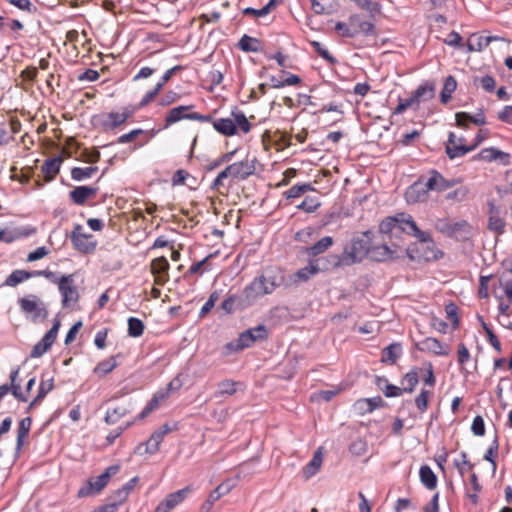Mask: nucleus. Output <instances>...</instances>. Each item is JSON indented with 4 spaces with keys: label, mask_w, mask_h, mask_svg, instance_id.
Returning <instances> with one entry per match:
<instances>
[{
    "label": "nucleus",
    "mask_w": 512,
    "mask_h": 512,
    "mask_svg": "<svg viewBox=\"0 0 512 512\" xmlns=\"http://www.w3.org/2000/svg\"><path fill=\"white\" fill-rule=\"evenodd\" d=\"M236 382L231 380H224L219 383L217 396L232 395L236 392Z\"/></svg>",
    "instance_id": "obj_55"
},
{
    "label": "nucleus",
    "mask_w": 512,
    "mask_h": 512,
    "mask_svg": "<svg viewBox=\"0 0 512 512\" xmlns=\"http://www.w3.org/2000/svg\"><path fill=\"white\" fill-rule=\"evenodd\" d=\"M456 87H457V82H456L455 78L453 76H448L445 79L444 87L441 92V102L442 103L445 104L450 100L451 94L455 91Z\"/></svg>",
    "instance_id": "obj_49"
},
{
    "label": "nucleus",
    "mask_w": 512,
    "mask_h": 512,
    "mask_svg": "<svg viewBox=\"0 0 512 512\" xmlns=\"http://www.w3.org/2000/svg\"><path fill=\"white\" fill-rule=\"evenodd\" d=\"M431 392L425 389H422L420 394L415 398V405L421 411L424 412L428 408V399Z\"/></svg>",
    "instance_id": "obj_57"
},
{
    "label": "nucleus",
    "mask_w": 512,
    "mask_h": 512,
    "mask_svg": "<svg viewBox=\"0 0 512 512\" xmlns=\"http://www.w3.org/2000/svg\"><path fill=\"white\" fill-rule=\"evenodd\" d=\"M458 182L459 180L456 179L446 180L438 171L432 170L428 180L426 181V187L429 191L442 192L453 187Z\"/></svg>",
    "instance_id": "obj_12"
},
{
    "label": "nucleus",
    "mask_w": 512,
    "mask_h": 512,
    "mask_svg": "<svg viewBox=\"0 0 512 512\" xmlns=\"http://www.w3.org/2000/svg\"><path fill=\"white\" fill-rule=\"evenodd\" d=\"M488 229L498 235L505 231V220L501 216L499 208L493 204H490L489 208Z\"/></svg>",
    "instance_id": "obj_23"
},
{
    "label": "nucleus",
    "mask_w": 512,
    "mask_h": 512,
    "mask_svg": "<svg viewBox=\"0 0 512 512\" xmlns=\"http://www.w3.org/2000/svg\"><path fill=\"white\" fill-rule=\"evenodd\" d=\"M144 323L142 320L138 319V318H135V317H130L128 319V334L129 336L131 337H139L143 334L144 332Z\"/></svg>",
    "instance_id": "obj_50"
},
{
    "label": "nucleus",
    "mask_w": 512,
    "mask_h": 512,
    "mask_svg": "<svg viewBox=\"0 0 512 512\" xmlns=\"http://www.w3.org/2000/svg\"><path fill=\"white\" fill-rule=\"evenodd\" d=\"M409 223L410 215L406 213H398L395 216L386 217L379 225V231L381 234L388 235L393 232V229L397 223Z\"/></svg>",
    "instance_id": "obj_24"
},
{
    "label": "nucleus",
    "mask_w": 512,
    "mask_h": 512,
    "mask_svg": "<svg viewBox=\"0 0 512 512\" xmlns=\"http://www.w3.org/2000/svg\"><path fill=\"white\" fill-rule=\"evenodd\" d=\"M133 114V110L124 108L122 112H109L102 122L106 130H113L124 124Z\"/></svg>",
    "instance_id": "obj_16"
},
{
    "label": "nucleus",
    "mask_w": 512,
    "mask_h": 512,
    "mask_svg": "<svg viewBox=\"0 0 512 512\" xmlns=\"http://www.w3.org/2000/svg\"><path fill=\"white\" fill-rule=\"evenodd\" d=\"M471 151H473V147L465 145V138H457L453 132L449 133L446 154L450 159L463 157Z\"/></svg>",
    "instance_id": "obj_8"
},
{
    "label": "nucleus",
    "mask_w": 512,
    "mask_h": 512,
    "mask_svg": "<svg viewBox=\"0 0 512 512\" xmlns=\"http://www.w3.org/2000/svg\"><path fill=\"white\" fill-rule=\"evenodd\" d=\"M189 492L190 488L185 487L176 492L170 493L158 504L154 512H170L187 497Z\"/></svg>",
    "instance_id": "obj_10"
},
{
    "label": "nucleus",
    "mask_w": 512,
    "mask_h": 512,
    "mask_svg": "<svg viewBox=\"0 0 512 512\" xmlns=\"http://www.w3.org/2000/svg\"><path fill=\"white\" fill-rule=\"evenodd\" d=\"M21 311L30 317L33 322L45 320L48 311L45 304L36 295H28L18 300Z\"/></svg>",
    "instance_id": "obj_3"
},
{
    "label": "nucleus",
    "mask_w": 512,
    "mask_h": 512,
    "mask_svg": "<svg viewBox=\"0 0 512 512\" xmlns=\"http://www.w3.org/2000/svg\"><path fill=\"white\" fill-rule=\"evenodd\" d=\"M131 409L120 405L113 409H108L105 415V422L108 425L117 423L122 417L130 413Z\"/></svg>",
    "instance_id": "obj_40"
},
{
    "label": "nucleus",
    "mask_w": 512,
    "mask_h": 512,
    "mask_svg": "<svg viewBox=\"0 0 512 512\" xmlns=\"http://www.w3.org/2000/svg\"><path fill=\"white\" fill-rule=\"evenodd\" d=\"M193 108H194L193 105H187V106L181 105V106L174 107V108L170 109L165 117L164 128H168L169 126H171L183 119L189 120L188 116L190 113H186V112Z\"/></svg>",
    "instance_id": "obj_25"
},
{
    "label": "nucleus",
    "mask_w": 512,
    "mask_h": 512,
    "mask_svg": "<svg viewBox=\"0 0 512 512\" xmlns=\"http://www.w3.org/2000/svg\"><path fill=\"white\" fill-rule=\"evenodd\" d=\"M434 95V85L430 83H425L423 85H420L409 98L411 99L414 106L417 107L421 102H425L432 99Z\"/></svg>",
    "instance_id": "obj_26"
},
{
    "label": "nucleus",
    "mask_w": 512,
    "mask_h": 512,
    "mask_svg": "<svg viewBox=\"0 0 512 512\" xmlns=\"http://www.w3.org/2000/svg\"><path fill=\"white\" fill-rule=\"evenodd\" d=\"M349 24L354 31L356 36L363 34L365 36H371L375 34V25L365 20L360 14H352L349 16Z\"/></svg>",
    "instance_id": "obj_17"
},
{
    "label": "nucleus",
    "mask_w": 512,
    "mask_h": 512,
    "mask_svg": "<svg viewBox=\"0 0 512 512\" xmlns=\"http://www.w3.org/2000/svg\"><path fill=\"white\" fill-rule=\"evenodd\" d=\"M435 227L439 232L452 237L457 235L459 232L464 231V229L468 227V224L466 221L451 223L447 219H439L437 220Z\"/></svg>",
    "instance_id": "obj_22"
},
{
    "label": "nucleus",
    "mask_w": 512,
    "mask_h": 512,
    "mask_svg": "<svg viewBox=\"0 0 512 512\" xmlns=\"http://www.w3.org/2000/svg\"><path fill=\"white\" fill-rule=\"evenodd\" d=\"M30 279L29 271L14 270L6 279L4 284L9 287H15L19 283Z\"/></svg>",
    "instance_id": "obj_46"
},
{
    "label": "nucleus",
    "mask_w": 512,
    "mask_h": 512,
    "mask_svg": "<svg viewBox=\"0 0 512 512\" xmlns=\"http://www.w3.org/2000/svg\"><path fill=\"white\" fill-rule=\"evenodd\" d=\"M311 46L315 49V51L318 53L320 57L325 59L331 64H334L337 62V60L329 53V51L318 41H311Z\"/></svg>",
    "instance_id": "obj_54"
},
{
    "label": "nucleus",
    "mask_w": 512,
    "mask_h": 512,
    "mask_svg": "<svg viewBox=\"0 0 512 512\" xmlns=\"http://www.w3.org/2000/svg\"><path fill=\"white\" fill-rule=\"evenodd\" d=\"M53 378H49L47 380H42L39 386L37 397L38 399H44V397L52 391L54 384Z\"/></svg>",
    "instance_id": "obj_61"
},
{
    "label": "nucleus",
    "mask_w": 512,
    "mask_h": 512,
    "mask_svg": "<svg viewBox=\"0 0 512 512\" xmlns=\"http://www.w3.org/2000/svg\"><path fill=\"white\" fill-rule=\"evenodd\" d=\"M402 233L412 235L422 243L432 242L431 234L429 232L420 230L411 216L409 223H397L389 237L390 239L393 237L399 238Z\"/></svg>",
    "instance_id": "obj_4"
},
{
    "label": "nucleus",
    "mask_w": 512,
    "mask_h": 512,
    "mask_svg": "<svg viewBox=\"0 0 512 512\" xmlns=\"http://www.w3.org/2000/svg\"><path fill=\"white\" fill-rule=\"evenodd\" d=\"M418 350L422 352H430L435 355L446 356L449 354L447 346H444L438 339L433 337H427L424 340L417 343Z\"/></svg>",
    "instance_id": "obj_18"
},
{
    "label": "nucleus",
    "mask_w": 512,
    "mask_h": 512,
    "mask_svg": "<svg viewBox=\"0 0 512 512\" xmlns=\"http://www.w3.org/2000/svg\"><path fill=\"white\" fill-rule=\"evenodd\" d=\"M258 280V278H254V280L247 285L243 290V296H244V305L243 306H249L252 305L259 297H262L264 295H267V287L262 286Z\"/></svg>",
    "instance_id": "obj_13"
},
{
    "label": "nucleus",
    "mask_w": 512,
    "mask_h": 512,
    "mask_svg": "<svg viewBox=\"0 0 512 512\" xmlns=\"http://www.w3.org/2000/svg\"><path fill=\"white\" fill-rule=\"evenodd\" d=\"M98 171L97 166H89L85 168L74 167L71 171V177L76 181H83L91 178Z\"/></svg>",
    "instance_id": "obj_42"
},
{
    "label": "nucleus",
    "mask_w": 512,
    "mask_h": 512,
    "mask_svg": "<svg viewBox=\"0 0 512 512\" xmlns=\"http://www.w3.org/2000/svg\"><path fill=\"white\" fill-rule=\"evenodd\" d=\"M454 466L458 469L461 476L464 475V472L466 471V469L473 468V464L470 463V461L468 460L467 453L464 451H462L460 453L459 459L454 460Z\"/></svg>",
    "instance_id": "obj_53"
},
{
    "label": "nucleus",
    "mask_w": 512,
    "mask_h": 512,
    "mask_svg": "<svg viewBox=\"0 0 512 512\" xmlns=\"http://www.w3.org/2000/svg\"><path fill=\"white\" fill-rule=\"evenodd\" d=\"M510 158L509 153L503 152L495 147L484 148L474 157V159L485 162L498 161L504 166L510 164Z\"/></svg>",
    "instance_id": "obj_11"
},
{
    "label": "nucleus",
    "mask_w": 512,
    "mask_h": 512,
    "mask_svg": "<svg viewBox=\"0 0 512 512\" xmlns=\"http://www.w3.org/2000/svg\"><path fill=\"white\" fill-rule=\"evenodd\" d=\"M335 30L342 36V37H348L353 38L356 36V31L352 29L349 22H337L335 24Z\"/></svg>",
    "instance_id": "obj_58"
},
{
    "label": "nucleus",
    "mask_w": 512,
    "mask_h": 512,
    "mask_svg": "<svg viewBox=\"0 0 512 512\" xmlns=\"http://www.w3.org/2000/svg\"><path fill=\"white\" fill-rule=\"evenodd\" d=\"M169 396V390H160L156 392L151 400L147 403L146 407L137 416V419L142 420L147 417L151 412L159 407L160 402L166 400Z\"/></svg>",
    "instance_id": "obj_31"
},
{
    "label": "nucleus",
    "mask_w": 512,
    "mask_h": 512,
    "mask_svg": "<svg viewBox=\"0 0 512 512\" xmlns=\"http://www.w3.org/2000/svg\"><path fill=\"white\" fill-rule=\"evenodd\" d=\"M32 419L30 417L23 418L18 425L17 430V441H16V449L19 451L24 443V439L28 436L29 431L31 429Z\"/></svg>",
    "instance_id": "obj_38"
},
{
    "label": "nucleus",
    "mask_w": 512,
    "mask_h": 512,
    "mask_svg": "<svg viewBox=\"0 0 512 512\" xmlns=\"http://www.w3.org/2000/svg\"><path fill=\"white\" fill-rule=\"evenodd\" d=\"M319 206L320 202L318 198L308 196L299 205H297V208L307 213H312L316 211Z\"/></svg>",
    "instance_id": "obj_51"
},
{
    "label": "nucleus",
    "mask_w": 512,
    "mask_h": 512,
    "mask_svg": "<svg viewBox=\"0 0 512 512\" xmlns=\"http://www.w3.org/2000/svg\"><path fill=\"white\" fill-rule=\"evenodd\" d=\"M498 448H499L498 438L495 437V439L491 443L490 447L487 449L486 453L484 454V460H486L492 464L493 470L496 469L495 459L498 454Z\"/></svg>",
    "instance_id": "obj_52"
},
{
    "label": "nucleus",
    "mask_w": 512,
    "mask_h": 512,
    "mask_svg": "<svg viewBox=\"0 0 512 512\" xmlns=\"http://www.w3.org/2000/svg\"><path fill=\"white\" fill-rule=\"evenodd\" d=\"M334 243V240L331 236H325L317 241L314 245L307 247L305 249V253L309 257H316L320 254L326 252Z\"/></svg>",
    "instance_id": "obj_33"
},
{
    "label": "nucleus",
    "mask_w": 512,
    "mask_h": 512,
    "mask_svg": "<svg viewBox=\"0 0 512 512\" xmlns=\"http://www.w3.org/2000/svg\"><path fill=\"white\" fill-rule=\"evenodd\" d=\"M98 192V188L90 186H77L69 192L71 201L76 205H84L86 201L93 198Z\"/></svg>",
    "instance_id": "obj_19"
},
{
    "label": "nucleus",
    "mask_w": 512,
    "mask_h": 512,
    "mask_svg": "<svg viewBox=\"0 0 512 512\" xmlns=\"http://www.w3.org/2000/svg\"><path fill=\"white\" fill-rule=\"evenodd\" d=\"M401 354V345L398 343H392L384 348L382 352L381 361L386 364L393 365Z\"/></svg>",
    "instance_id": "obj_36"
},
{
    "label": "nucleus",
    "mask_w": 512,
    "mask_h": 512,
    "mask_svg": "<svg viewBox=\"0 0 512 512\" xmlns=\"http://www.w3.org/2000/svg\"><path fill=\"white\" fill-rule=\"evenodd\" d=\"M119 470V465H111L107 467L101 475L95 479H89L87 483L79 489L78 496L87 497L100 493L106 487L110 478L116 475Z\"/></svg>",
    "instance_id": "obj_2"
},
{
    "label": "nucleus",
    "mask_w": 512,
    "mask_h": 512,
    "mask_svg": "<svg viewBox=\"0 0 512 512\" xmlns=\"http://www.w3.org/2000/svg\"><path fill=\"white\" fill-rule=\"evenodd\" d=\"M456 124L460 127L466 128L467 123L471 122L477 126L486 124V117L482 110L475 115H470L467 112H458L455 114Z\"/></svg>",
    "instance_id": "obj_27"
},
{
    "label": "nucleus",
    "mask_w": 512,
    "mask_h": 512,
    "mask_svg": "<svg viewBox=\"0 0 512 512\" xmlns=\"http://www.w3.org/2000/svg\"><path fill=\"white\" fill-rule=\"evenodd\" d=\"M262 286L267 287V294H271L276 288L285 285V276L279 268H267L264 272L257 277Z\"/></svg>",
    "instance_id": "obj_6"
},
{
    "label": "nucleus",
    "mask_w": 512,
    "mask_h": 512,
    "mask_svg": "<svg viewBox=\"0 0 512 512\" xmlns=\"http://www.w3.org/2000/svg\"><path fill=\"white\" fill-rule=\"evenodd\" d=\"M471 430L476 436H483L485 434V424L481 416H476L473 419Z\"/></svg>",
    "instance_id": "obj_64"
},
{
    "label": "nucleus",
    "mask_w": 512,
    "mask_h": 512,
    "mask_svg": "<svg viewBox=\"0 0 512 512\" xmlns=\"http://www.w3.org/2000/svg\"><path fill=\"white\" fill-rule=\"evenodd\" d=\"M231 116L235 121L236 129L239 128L243 133H248L251 130V124L242 111H232Z\"/></svg>",
    "instance_id": "obj_47"
},
{
    "label": "nucleus",
    "mask_w": 512,
    "mask_h": 512,
    "mask_svg": "<svg viewBox=\"0 0 512 512\" xmlns=\"http://www.w3.org/2000/svg\"><path fill=\"white\" fill-rule=\"evenodd\" d=\"M71 241L75 249L82 253H91L96 248V242L92 236L82 232V226L76 225L71 234Z\"/></svg>",
    "instance_id": "obj_7"
},
{
    "label": "nucleus",
    "mask_w": 512,
    "mask_h": 512,
    "mask_svg": "<svg viewBox=\"0 0 512 512\" xmlns=\"http://www.w3.org/2000/svg\"><path fill=\"white\" fill-rule=\"evenodd\" d=\"M429 189L426 187V183L421 181L415 182L405 192V199L408 204H415L423 202L427 199Z\"/></svg>",
    "instance_id": "obj_15"
},
{
    "label": "nucleus",
    "mask_w": 512,
    "mask_h": 512,
    "mask_svg": "<svg viewBox=\"0 0 512 512\" xmlns=\"http://www.w3.org/2000/svg\"><path fill=\"white\" fill-rule=\"evenodd\" d=\"M118 365L115 356H111L97 364L94 372L99 376H105L110 373Z\"/></svg>",
    "instance_id": "obj_45"
},
{
    "label": "nucleus",
    "mask_w": 512,
    "mask_h": 512,
    "mask_svg": "<svg viewBox=\"0 0 512 512\" xmlns=\"http://www.w3.org/2000/svg\"><path fill=\"white\" fill-rule=\"evenodd\" d=\"M367 255L375 261H386L399 257L398 250L396 248L389 247L385 244L369 248Z\"/></svg>",
    "instance_id": "obj_20"
},
{
    "label": "nucleus",
    "mask_w": 512,
    "mask_h": 512,
    "mask_svg": "<svg viewBox=\"0 0 512 512\" xmlns=\"http://www.w3.org/2000/svg\"><path fill=\"white\" fill-rule=\"evenodd\" d=\"M419 476L422 484L429 490H433L437 486V477L428 465L420 468Z\"/></svg>",
    "instance_id": "obj_35"
},
{
    "label": "nucleus",
    "mask_w": 512,
    "mask_h": 512,
    "mask_svg": "<svg viewBox=\"0 0 512 512\" xmlns=\"http://www.w3.org/2000/svg\"><path fill=\"white\" fill-rule=\"evenodd\" d=\"M268 337V330L265 325H258L254 328L245 330L239 334L240 348L251 347L256 341L264 340Z\"/></svg>",
    "instance_id": "obj_9"
},
{
    "label": "nucleus",
    "mask_w": 512,
    "mask_h": 512,
    "mask_svg": "<svg viewBox=\"0 0 512 512\" xmlns=\"http://www.w3.org/2000/svg\"><path fill=\"white\" fill-rule=\"evenodd\" d=\"M169 262L165 257H158L151 262V271L155 276V284L163 286L169 279Z\"/></svg>",
    "instance_id": "obj_14"
},
{
    "label": "nucleus",
    "mask_w": 512,
    "mask_h": 512,
    "mask_svg": "<svg viewBox=\"0 0 512 512\" xmlns=\"http://www.w3.org/2000/svg\"><path fill=\"white\" fill-rule=\"evenodd\" d=\"M369 251L368 242L363 238H353L344 247L343 252L340 255H329L327 258L328 266L323 269H329V267H342L350 266L357 262H360Z\"/></svg>",
    "instance_id": "obj_1"
},
{
    "label": "nucleus",
    "mask_w": 512,
    "mask_h": 512,
    "mask_svg": "<svg viewBox=\"0 0 512 512\" xmlns=\"http://www.w3.org/2000/svg\"><path fill=\"white\" fill-rule=\"evenodd\" d=\"M62 159L60 157L48 159L42 165V172L45 174L47 180H52L60 170Z\"/></svg>",
    "instance_id": "obj_39"
},
{
    "label": "nucleus",
    "mask_w": 512,
    "mask_h": 512,
    "mask_svg": "<svg viewBox=\"0 0 512 512\" xmlns=\"http://www.w3.org/2000/svg\"><path fill=\"white\" fill-rule=\"evenodd\" d=\"M491 43V38H487L483 35L473 34L471 35L467 47L469 51L480 52Z\"/></svg>",
    "instance_id": "obj_41"
},
{
    "label": "nucleus",
    "mask_w": 512,
    "mask_h": 512,
    "mask_svg": "<svg viewBox=\"0 0 512 512\" xmlns=\"http://www.w3.org/2000/svg\"><path fill=\"white\" fill-rule=\"evenodd\" d=\"M320 271V267L318 264L309 263L308 266L303 267L296 271L294 274L290 276V281L293 284H298L301 282L308 281L313 275L317 274Z\"/></svg>",
    "instance_id": "obj_29"
},
{
    "label": "nucleus",
    "mask_w": 512,
    "mask_h": 512,
    "mask_svg": "<svg viewBox=\"0 0 512 512\" xmlns=\"http://www.w3.org/2000/svg\"><path fill=\"white\" fill-rule=\"evenodd\" d=\"M260 41L248 35H243L238 42V47L245 52H258Z\"/></svg>",
    "instance_id": "obj_44"
},
{
    "label": "nucleus",
    "mask_w": 512,
    "mask_h": 512,
    "mask_svg": "<svg viewBox=\"0 0 512 512\" xmlns=\"http://www.w3.org/2000/svg\"><path fill=\"white\" fill-rule=\"evenodd\" d=\"M60 321L59 320H56L53 324V326L51 327V329L49 331H47L45 333V335L43 336V341L48 343V345H53V343L55 342L56 340V337H57V334H58V331H59V328H60Z\"/></svg>",
    "instance_id": "obj_60"
},
{
    "label": "nucleus",
    "mask_w": 512,
    "mask_h": 512,
    "mask_svg": "<svg viewBox=\"0 0 512 512\" xmlns=\"http://www.w3.org/2000/svg\"><path fill=\"white\" fill-rule=\"evenodd\" d=\"M445 312L447 318H449L452 322L453 328L456 329L459 326V318H458V307L453 302L448 303L445 306Z\"/></svg>",
    "instance_id": "obj_56"
},
{
    "label": "nucleus",
    "mask_w": 512,
    "mask_h": 512,
    "mask_svg": "<svg viewBox=\"0 0 512 512\" xmlns=\"http://www.w3.org/2000/svg\"><path fill=\"white\" fill-rule=\"evenodd\" d=\"M213 127L217 132L225 136L236 134V125L232 118L215 119L213 121Z\"/></svg>",
    "instance_id": "obj_34"
},
{
    "label": "nucleus",
    "mask_w": 512,
    "mask_h": 512,
    "mask_svg": "<svg viewBox=\"0 0 512 512\" xmlns=\"http://www.w3.org/2000/svg\"><path fill=\"white\" fill-rule=\"evenodd\" d=\"M169 396V390H160L156 392L151 400L147 403L146 407L137 416V419L142 420L147 417L151 412L159 407L160 402L166 400Z\"/></svg>",
    "instance_id": "obj_30"
},
{
    "label": "nucleus",
    "mask_w": 512,
    "mask_h": 512,
    "mask_svg": "<svg viewBox=\"0 0 512 512\" xmlns=\"http://www.w3.org/2000/svg\"><path fill=\"white\" fill-rule=\"evenodd\" d=\"M58 290L62 296V306L68 307L79 300L78 289L75 285L74 274H64Z\"/></svg>",
    "instance_id": "obj_5"
},
{
    "label": "nucleus",
    "mask_w": 512,
    "mask_h": 512,
    "mask_svg": "<svg viewBox=\"0 0 512 512\" xmlns=\"http://www.w3.org/2000/svg\"><path fill=\"white\" fill-rule=\"evenodd\" d=\"M280 3V0H270L264 7L261 9L254 8H245L243 13L246 15H253L255 17H263L269 14L276 6Z\"/></svg>",
    "instance_id": "obj_43"
},
{
    "label": "nucleus",
    "mask_w": 512,
    "mask_h": 512,
    "mask_svg": "<svg viewBox=\"0 0 512 512\" xmlns=\"http://www.w3.org/2000/svg\"><path fill=\"white\" fill-rule=\"evenodd\" d=\"M322 461H323V456H322V453H321L320 449H318L314 453L313 458L311 459V461L303 469L304 477L306 479H309L312 476H314L318 472V470L320 469V467L322 465Z\"/></svg>",
    "instance_id": "obj_37"
},
{
    "label": "nucleus",
    "mask_w": 512,
    "mask_h": 512,
    "mask_svg": "<svg viewBox=\"0 0 512 512\" xmlns=\"http://www.w3.org/2000/svg\"><path fill=\"white\" fill-rule=\"evenodd\" d=\"M313 190L314 187L310 183L295 184L285 192V195L287 199L298 198L301 195Z\"/></svg>",
    "instance_id": "obj_48"
},
{
    "label": "nucleus",
    "mask_w": 512,
    "mask_h": 512,
    "mask_svg": "<svg viewBox=\"0 0 512 512\" xmlns=\"http://www.w3.org/2000/svg\"><path fill=\"white\" fill-rule=\"evenodd\" d=\"M219 299V294L215 291L210 294L208 300L206 303L202 306L200 310V317H204L207 313L211 311V309L214 307L215 303Z\"/></svg>",
    "instance_id": "obj_62"
},
{
    "label": "nucleus",
    "mask_w": 512,
    "mask_h": 512,
    "mask_svg": "<svg viewBox=\"0 0 512 512\" xmlns=\"http://www.w3.org/2000/svg\"><path fill=\"white\" fill-rule=\"evenodd\" d=\"M232 178L244 180L254 174L255 164L254 160L245 159L240 162L231 164Z\"/></svg>",
    "instance_id": "obj_21"
},
{
    "label": "nucleus",
    "mask_w": 512,
    "mask_h": 512,
    "mask_svg": "<svg viewBox=\"0 0 512 512\" xmlns=\"http://www.w3.org/2000/svg\"><path fill=\"white\" fill-rule=\"evenodd\" d=\"M11 5H14L22 11L34 13L36 6L30 0H7Z\"/></svg>",
    "instance_id": "obj_59"
},
{
    "label": "nucleus",
    "mask_w": 512,
    "mask_h": 512,
    "mask_svg": "<svg viewBox=\"0 0 512 512\" xmlns=\"http://www.w3.org/2000/svg\"><path fill=\"white\" fill-rule=\"evenodd\" d=\"M349 450L352 454L360 456L365 454L367 445L362 439H357L351 443Z\"/></svg>",
    "instance_id": "obj_63"
},
{
    "label": "nucleus",
    "mask_w": 512,
    "mask_h": 512,
    "mask_svg": "<svg viewBox=\"0 0 512 512\" xmlns=\"http://www.w3.org/2000/svg\"><path fill=\"white\" fill-rule=\"evenodd\" d=\"M162 441L163 438L157 432H153L146 443L139 444L136 447L135 453L139 455H143L145 453L155 454L158 452Z\"/></svg>",
    "instance_id": "obj_28"
},
{
    "label": "nucleus",
    "mask_w": 512,
    "mask_h": 512,
    "mask_svg": "<svg viewBox=\"0 0 512 512\" xmlns=\"http://www.w3.org/2000/svg\"><path fill=\"white\" fill-rule=\"evenodd\" d=\"M419 371V368L414 367L402 377L400 383L404 393H412L415 390L419 383Z\"/></svg>",
    "instance_id": "obj_32"
}]
</instances>
